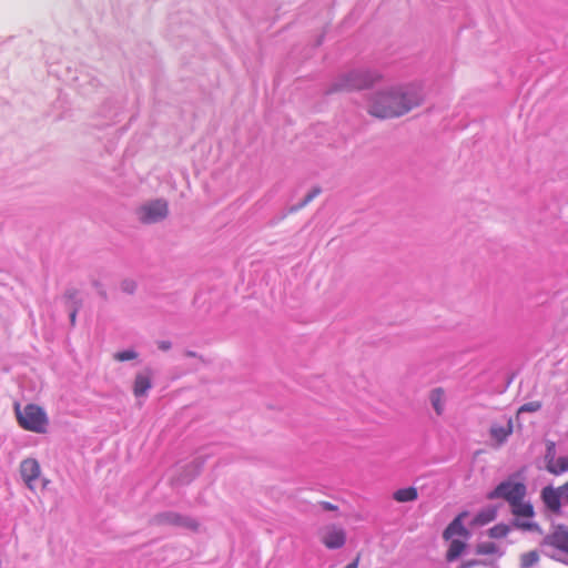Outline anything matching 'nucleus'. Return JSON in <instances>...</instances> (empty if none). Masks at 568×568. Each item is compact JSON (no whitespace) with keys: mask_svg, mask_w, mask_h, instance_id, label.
<instances>
[{"mask_svg":"<svg viewBox=\"0 0 568 568\" xmlns=\"http://www.w3.org/2000/svg\"><path fill=\"white\" fill-rule=\"evenodd\" d=\"M419 90L413 85H394L376 92L368 103V113L378 119L402 116L422 103Z\"/></svg>","mask_w":568,"mask_h":568,"instance_id":"nucleus-1","label":"nucleus"},{"mask_svg":"<svg viewBox=\"0 0 568 568\" xmlns=\"http://www.w3.org/2000/svg\"><path fill=\"white\" fill-rule=\"evenodd\" d=\"M382 80V74L376 70L355 69L339 75L329 87V92H343L368 89Z\"/></svg>","mask_w":568,"mask_h":568,"instance_id":"nucleus-2","label":"nucleus"},{"mask_svg":"<svg viewBox=\"0 0 568 568\" xmlns=\"http://www.w3.org/2000/svg\"><path fill=\"white\" fill-rule=\"evenodd\" d=\"M18 424L26 430L43 434L48 426V416L38 405L29 404L24 408L20 404L14 405Z\"/></svg>","mask_w":568,"mask_h":568,"instance_id":"nucleus-3","label":"nucleus"},{"mask_svg":"<svg viewBox=\"0 0 568 568\" xmlns=\"http://www.w3.org/2000/svg\"><path fill=\"white\" fill-rule=\"evenodd\" d=\"M526 495V486L517 481H503L493 491L488 494L489 499L504 498L509 505L524 499Z\"/></svg>","mask_w":568,"mask_h":568,"instance_id":"nucleus-4","label":"nucleus"},{"mask_svg":"<svg viewBox=\"0 0 568 568\" xmlns=\"http://www.w3.org/2000/svg\"><path fill=\"white\" fill-rule=\"evenodd\" d=\"M168 203L164 200H155L139 209V219L142 223H156L168 216Z\"/></svg>","mask_w":568,"mask_h":568,"instance_id":"nucleus-5","label":"nucleus"},{"mask_svg":"<svg viewBox=\"0 0 568 568\" xmlns=\"http://www.w3.org/2000/svg\"><path fill=\"white\" fill-rule=\"evenodd\" d=\"M320 539L327 549H339L346 542V532L337 525H328L320 531Z\"/></svg>","mask_w":568,"mask_h":568,"instance_id":"nucleus-6","label":"nucleus"},{"mask_svg":"<svg viewBox=\"0 0 568 568\" xmlns=\"http://www.w3.org/2000/svg\"><path fill=\"white\" fill-rule=\"evenodd\" d=\"M20 474L29 489L34 490L40 478L41 468L37 459L27 458L20 464Z\"/></svg>","mask_w":568,"mask_h":568,"instance_id":"nucleus-7","label":"nucleus"},{"mask_svg":"<svg viewBox=\"0 0 568 568\" xmlns=\"http://www.w3.org/2000/svg\"><path fill=\"white\" fill-rule=\"evenodd\" d=\"M542 544L568 554V529L559 526L550 535L545 537Z\"/></svg>","mask_w":568,"mask_h":568,"instance_id":"nucleus-8","label":"nucleus"},{"mask_svg":"<svg viewBox=\"0 0 568 568\" xmlns=\"http://www.w3.org/2000/svg\"><path fill=\"white\" fill-rule=\"evenodd\" d=\"M467 516V513H460L444 530L443 538L450 540L454 536H462L468 538L469 531L465 528L463 519Z\"/></svg>","mask_w":568,"mask_h":568,"instance_id":"nucleus-9","label":"nucleus"},{"mask_svg":"<svg viewBox=\"0 0 568 568\" xmlns=\"http://www.w3.org/2000/svg\"><path fill=\"white\" fill-rule=\"evenodd\" d=\"M541 498L545 505L554 513H558L561 507L560 499H564V495L561 493V486L558 489H555L550 486L545 487L541 491Z\"/></svg>","mask_w":568,"mask_h":568,"instance_id":"nucleus-10","label":"nucleus"},{"mask_svg":"<svg viewBox=\"0 0 568 568\" xmlns=\"http://www.w3.org/2000/svg\"><path fill=\"white\" fill-rule=\"evenodd\" d=\"M152 372L150 369H145L142 373L135 375L134 384H133V394L136 397L145 396L149 389L152 387Z\"/></svg>","mask_w":568,"mask_h":568,"instance_id":"nucleus-11","label":"nucleus"},{"mask_svg":"<svg viewBox=\"0 0 568 568\" xmlns=\"http://www.w3.org/2000/svg\"><path fill=\"white\" fill-rule=\"evenodd\" d=\"M159 520L164 524L183 526V527L190 528L192 530H196L199 527V524L194 519L184 518L175 513H168V514L161 515L159 517Z\"/></svg>","mask_w":568,"mask_h":568,"instance_id":"nucleus-12","label":"nucleus"},{"mask_svg":"<svg viewBox=\"0 0 568 568\" xmlns=\"http://www.w3.org/2000/svg\"><path fill=\"white\" fill-rule=\"evenodd\" d=\"M429 400L435 413L440 416L445 410V390L442 387H436L429 393Z\"/></svg>","mask_w":568,"mask_h":568,"instance_id":"nucleus-13","label":"nucleus"},{"mask_svg":"<svg viewBox=\"0 0 568 568\" xmlns=\"http://www.w3.org/2000/svg\"><path fill=\"white\" fill-rule=\"evenodd\" d=\"M513 433V422L508 419L506 426L501 425H493L490 428L491 437L497 442V444H503L508 436Z\"/></svg>","mask_w":568,"mask_h":568,"instance_id":"nucleus-14","label":"nucleus"},{"mask_svg":"<svg viewBox=\"0 0 568 568\" xmlns=\"http://www.w3.org/2000/svg\"><path fill=\"white\" fill-rule=\"evenodd\" d=\"M497 516V510L494 507H488L483 510H480L473 519L471 525L473 526H485L493 520H495Z\"/></svg>","mask_w":568,"mask_h":568,"instance_id":"nucleus-15","label":"nucleus"},{"mask_svg":"<svg viewBox=\"0 0 568 568\" xmlns=\"http://www.w3.org/2000/svg\"><path fill=\"white\" fill-rule=\"evenodd\" d=\"M393 498L397 503L415 501L418 498V491L415 487L400 488L394 493Z\"/></svg>","mask_w":568,"mask_h":568,"instance_id":"nucleus-16","label":"nucleus"},{"mask_svg":"<svg viewBox=\"0 0 568 568\" xmlns=\"http://www.w3.org/2000/svg\"><path fill=\"white\" fill-rule=\"evenodd\" d=\"M510 507L516 517L531 518L534 516V508L531 504L524 501V499L511 504Z\"/></svg>","mask_w":568,"mask_h":568,"instance_id":"nucleus-17","label":"nucleus"},{"mask_svg":"<svg viewBox=\"0 0 568 568\" xmlns=\"http://www.w3.org/2000/svg\"><path fill=\"white\" fill-rule=\"evenodd\" d=\"M466 544L464 541L452 538L446 552V560L449 562L456 560L464 552Z\"/></svg>","mask_w":568,"mask_h":568,"instance_id":"nucleus-18","label":"nucleus"},{"mask_svg":"<svg viewBox=\"0 0 568 568\" xmlns=\"http://www.w3.org/2000/svg\"><path fill=\"white\" fill-rule=\"evenodd\" d=\"M539 552L537 550H530L520 555L519 565L521 568H531L539 561Z\"/></svg>","mask_w":568,"mask_h":568,"instance_id":"nucleus-19","label":"nucleus"},{"mask_svg":"<svg viewBox=\"0 0 568 568\" xmlns=\"http://www.w3.org/2000/svg\"><path fill=\"white\" fill-rule=\"evenodd\" d=\"M568 470V456L558 457L550 466V474L560 475Z\"/></svg>","mask_w":568,"mask_h":568,"instance_id":"nucleus-20","label":"nucleus"},{"mask_svg":"<svg viewBox=\"0 0 568 568\" xmlns=\"http://www.w3.org/2000/svg\"><path fill=\"white\" fill-rule=\"evenodd\" d=\"M476 552L478 555H495L498 552V546L491 541L480 542L476 547Z\"/></svg>","mask_w":568,"mask_h":568,"instance_id":"nucleus-21","label":"nucleus"},{"mask_svg":"<svg viewBox=\"0 0 568 568\" xmlns=\"http://www.w3.org/2000/svg\"><path fill=\"white\" fill-rule=\"evenodd\" d=\"M509 530L510 529L507 525L498 524L488 530V536L490 538H504L508 535Z\"/></svg>","mask_w":568,"mask_h":568,"instance_id":"nucleus-22","label":"nucleus"},{"mask_svg":"<svg viewBox=\"0 0 568 568\" xmlns=\"http://www.w3.org/2000/svg\"><path fill=\"white\" fill-rule=\"evenodd\" d=\"M556 450H555V444L554 443H549L547 445V453H546V456H545V462H546V469L550 473V466L551 464L555 465V460H556Z\"/></svg>","mask_w":568,"mask_h":568,"instance_id":"nucleus-23","label":"nucleus"},{"mask_svg":"<svg viewBox=\"0 0 568 568\" xmlns=\"http://www.w3.org/2000/svg\"><path fill=\"white\" fill-rule=\"evenodd\" d=\"M540 408H541V403L539 400H534V402H529V403L521 405L518 408V414L535 413V412H538Z\"/></svg>","mask_w":568,"mask_h":568,"instance_id":"nucleus-24","label":"nucleus"},{"mask_svg":"<svg viewBox=\"0 0 568 568\" xmlns=\"http://www.w3.org/2000/svg\"><path fill=\"white\" fill-rule=\"evenodd\" d=\"M113 357L118 362L131 361L138 357V353L132 349H126L123 352L115 353Z\"/></svg>","mask_w":568,"mask_h":568,"instance_id":"nucleus-25","label":"nucleus"},{"mask_svg":"<svg viewBox=\"0 0 568 568\" xmlns=\"http://www.w3.org/2000/svg\"><path fill=\"white\" fill-rule=\"evenodd\" d=\"M321 193L320 187H313L304 197L303 202L301 203V206H304L308 204L311 201H313L318 194Z\"/></svg>","mask_w":568,"mask_h":568,"instance_id":"nucleus-26","label":"nucleus"},{"mask_svg":"<svg viewBox=\"0 0 568 568\" xmlns=\"http://www.w3.org/2000/svg\"><path fill=\"white\" fill-rule=\"evenodd\" d=\"M359 559H361V555L358 554L356 556V558L352 562L346 565L344 568H358Z\"/></svg>","mask_w":568,"mask_h":568,"instance_id":"nucleus-27","label":"nucleus"},{"mask_svg":"<svg viewBox=\"0 0 568 568\" xmlns=\"http://www.w3.org/2000/svg\"><path fill=\"white\" fill-rule=\"evenodd\" d=\"M561 493L564 495V500L568 503V480L561 486Z\"/></svg>","mask_w":568,"mask_h":568,"instance_id":"nucleus-28","label":"nucleus"},{"mask_svg":"<svg viewBox=\"0 0 568 568\" xmlns=\"http://www.w3.org/2000/svg\"><path fill=\"white\" fill-rule=\"evenodd\" d=\"M159 348L162 351H168L171 348V343L169 341H162L159 343Z\"/></svg>","mask_w":568,"mask_h":568,"instance_id":"nucleus-29","label":"nucleus"},{"mask_svg":"<svg viewBox=\"0 0 568 568\" xmlns=\"http://www.w3.org/2000/svg\"><path fill=\"white\" fill-rule=\"evenodd\" d=\"M123 290L126 292H133L134 290V283L133 282H124L123 283Z\"/></svg>","mask_w":568,"mask_h":568,"instance_id":"nucleus-30","label":"nucleus"},{"mask_svg":"<svg viewBox=\"0 0 568 568\" xmlns=\"http://www.w3.org/2000/svg\"><path fill=\"white\" fill-rule=\"evenodd\" d=\"M75 318H77V310H74L71 314H70V321H71V324L74 325L75 324Z\"/></svg>","mask_w":568,"mask_h":568,"instance_id":"nucleus-31","label":"nucleus"},{"mask_svg":"<svg viewBox=\"0 0 568 568\" xmlns=\"http://www.w3.org/2000/svg\"><path fill=\"white\" fill-rule=\"evenodd\" d=\"M518 526L520 528H524V529H530L531 525L530 524H526V523H521V524H518Z\"/></svg>","mask_w":568,"mask_h":568,"instance_id":"nucleus-32","label":"nucleus"},{"mask_svg":"<svg viewBox=\"0 0 568 568\" xmlns=\"http://www.w3.org/2000/svg\"><path fill=\"white\" fill-rule=\"evenodd\" d=\"M325 509H327V510H334V509H336V506L331 505V504H325Z\"/></svg>","mask_w":568,"mask_h":568,"instance_id":"nucleus-33","label":"nucleus"},{"mask_svg":"<svg viewBox=\"0 0 568 568\" xmlns=\"http://www.w3.org/2000/svg\"><path fill=\"white\" fill-rule=\"evenodd\" d=\"M185 355L189 356V357H195L196 356V354L194 352H192V351L185 352Z\"/></svg>","mask_w":568,"mask_h":568,"instance_id":"nucleus-34","label":"nucleus"},{"mask_svg":"<svg viewBox=\"0 0 568 568\" xmlns=\"http://www.w3.org/2000/svg\"><path fill=\"white\" fill-rule=\"evenodd\" d=\"M474 565V562L469 561V562H464L463 564V568H469Z\"/></svg>","mask_w":568,"mask_h":568,"instance_id":"nucleus-35","label":"nucleus"}]
</instances>
